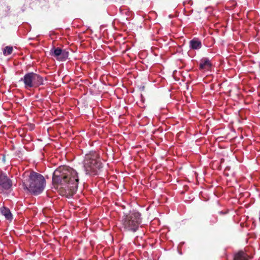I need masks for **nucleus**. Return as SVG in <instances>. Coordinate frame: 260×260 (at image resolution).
I'll return each mask as SVG.
<instances>
[{
  "instance_id": "1",
  "label": "nucleus",
  "mask_w": 260,
  "mask_h": 260,
  "mask_svg": "<svg viewBox=\"0 0 260 260\" xmlns=\"http://www.w3.org/2000/svg\"><path fill=\"white\" fill-rule=\"evenodd\" d=\"M54 185L57 188L75 192L78 188L79 178L76 171L68 166H60L54 172L52 176Z\"/></svg>"
},
{
  "instance_id": "2",
  "label": "nucleus",
  "mask_w": 260,
  "mask_h": 260,
  "mask_svg": "<svg viewBox=\"0 0 260 260\" xmlns=\"http://www.w3.org/2000/svg\"><path fill=\"white\" fill-rule=\"evenodd\" d=\"M46 186V181L43 175L35 172L29 173L28 178L23 181L24 189L34 195L42 193Z\"/></svg>"
},
{
  "instance_id": "3",
  "label": "nucleus",
  "mask_w": 260,
  "mask_h": 260,
  "mask_svg": "<svg viewBox=\"0 0 260 260\" xmlns=\"http://www.w3.org/2000/svg\"><path fill=\"white\" fill-rule=\"evenodd\" d=\"M83 166L86 174L95 175L102 168L99 155L95 151H90L85 155Z\"/></svg>"
},
{
  "instance_id": "4",
  "label": "nucleus",
  "mask_w": 260,
  "mask_h": 260,
  "mask_svg": "<svg viewBox=\"0 0 260 260\" xmlns=\"http://www.w3.org/2000/svg\"><path fill=\"white\" fill-rule=\"evenodd\" d=\"M141 214L137 212L130 213L122 219L123 227L128 231L136 232L141 222Z\"/></svg>"
},
{
  "instance_id": "5",
  "label": "nucleus",
  "mask_w": 260,
  "mask_h": 260,
  "mask_svg": "<svg viewBox=\"0 0 260 260\" xmlns=\"http://www.w3.org/2000/svg\"><path fill=\"white\" fill-rule=\"evenodd\" d=\"M20 81H23L24 83L25 88L26 89L32 87H37L43 85V78L39 75L34 72H29L26 74Z\"/></svg>"
},
{
  "instance_id": "6",
  "label": "nucleus",
  "mask_w": 260,
  "mask_h": 260,
  "mask_svg": "<svg viewBox=\"0 0 260 260\" xmlns=\"http://www.w3.org/2000/svg\"><path fill=\"white\" fill-rule=\"evenodd\" d=\"M50 54L58 60L64 61L68 58L69 52L66 49L53 47L50 50Z\"/></svg>"
},
{
  "instance_id": "7",
  "label": "nucleus",
  "mask_w": 260,
  "mask_h": 260,
  "mask_svg": "<svg viewBox=\"0 0 260 260\" xmlns=\"http://www.w3.org/2000/svg\"><path fill=\"white\" fill-rule=\"evenodd\" d=\"M12 186V182L8 177L5 174H0V193L9 189Z\"/></svg>"
},
{
  "instance_id": "8",
  "label": "nucleus",
  "mask_w": 260,
  "mask_h": 260,
  "mask_svg": "<svg viewBox=\"0 0 260 260\" xmlns=\"http://www.w3.org/2000/svg\"><path fill=\"white\" fill-rule=\"evenodd\" d=\"M212 67V63L210 59L206 57L202 58L200 60L199 68L200 70L207 71Z\"/></svg>"
},
{
  "instance_id": "9",
  "label": "nucleus",
  "mask_w": 260,
  "mask_h": 260,
  "mask_svg": "<svg viewBox=\"0 0 260 260\" xmlns=\"http://www.w3.org/2000/svg\"><path fill=\"white\" fill-rule=\"evenodd\" d=\"M202 46L201 41L197 38H193L189 41V47L193 50H199Z\"/></svg>"
},
{
  "instance_id": "10",
  "label": "nucleus",
  "mask_w": 260,
  "mask_h": 260,
  "mask_svg": "<svg viewBox=\"0 0 260 260\" xmlns=\"http://www.w3.org/2000/svg\"><path fill=\"white\" fill-rule=\"evenodd\" d=\"M1 212L3 215L8 220L12 219V215L10 212V210L8 208L3 207L0 209Z\"/></svg>"
},
{
  "instance_id": "11",
  "label": "nucleus",
  "mask_w": 260,
  "mask_h": 260,
  "mask_svg": "<svg viewBox=\"0 0 260 260\" xmlns=\"http://www.w3.org/2000/svg\"><path fill=\"white\" fill-rule=\"evenodd\" d=\"M250 257L245 252L240 251L234 257V260H249Z\"/></svg>"
},
{
  "instance_id": "12",
  "label": "nucleus",
  "mask_w": 260,
  "mask_h": 260,
  "mask_svg": "<svg viewBox=\"0 0 260 260\" xmlns=\"http://www.w3.org/2000/svg\"><path fill=\"white\" fill-rule=\"evenodd\" d=\"M13 48L11 46H7L3 50L4 55L7 56L10 55L13 51Z\"/></svg>"
}]
</instances>
